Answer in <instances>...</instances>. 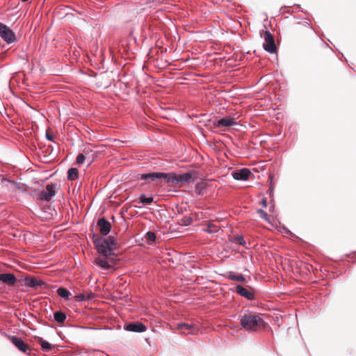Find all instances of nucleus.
I'll return each mask as SVG.
<instances>
[{
	"label": "nucleus",
	"instance_id": "nucleus-1",
	"mask_svg": "<svg viewBox=\"0 0 356 356\" xmlns=\"http://www.w3.org/2000/svg\"><path fill=\"white\" fill-rule=\"evenodd\" d=\"M97 252L103 257L110 258L115 257L113 250L118 248L115 238L112 236L108 238L99 237L94 241Z\"/></svg>",
	"mask_w": 356,
	"mask_h": 356
},
{
	"label": "nucleus",
	"instance_id": "nucleus-2",
	"mask_svg": "<svg viewBox=\"0 0 356 356\" xmlns=\"http://www.w3.org/2000/svg\"><path fill=\"white\" fill-rule=\"evenodd\" d=\"M240 322L243 328L248 332H257L265 327V322L259 315L248 313L241 316Z\"/></svg>",
	"mask_w": 356,
	"mask_h": 356
},
{
	"label": "nucleus",
	"instance_id": "nucleus-3",
	"mask_svg": "<svg viewBox=\"0 0 356 356\" xmlns=\"http://www.w3.org/2000/svg\"><path fill=\"white\" fill-rule=\"evenodd\" d=\"M0 37L7 44H13L17 42V38L15 33L8 26L0 22Z\"/></svg>",
	"mask_w": 356,
	"mask_h": 356
},
{
	"label": "nucleus",
	"instance_id": "nucleus-4",
	"mask_svg": "<svg viewBox=\"0 0 356 356\" xmlns=\"http://www.w3.org/2000/svg\"><path fill=\"white\" fill-rule=\"evenodd\" d=\"M56 184H47L45 189L40 192V199L45 202L50 201L56 194Z\"/></svg>",
	"mask_w": 356,
	"mask_h": 356
},
{
	"label": "nucleus",
	"instance_id": "nucleus-5",
	"mask_svg": "<svg viewBox=\"0 0 356 356\" xmlns=\"http://www.w3.org/2000/svg\"><path fill=\"white\" fill-rule=\"evenodd\" d=\"M264 42L263 44L264 49L270 53L274 52L276 47H275L273 36L270 33V31H266L264 32Z\"/></svg>",
	"mask_w": 356,
	"mask_h": 356
},
{
	"label": "nucleus",
	"instance_id": "nucleus-6",
	"mask_svg": "<svg viewBox=\"0 0 356 356\" xmlns=\"http://www.w3.org/2000/svg\"><path fill=\"white\" fill-rule=\"evenodd\" d=\"M238 123L236 121L235 118L227 116L222 118H220L218 120L215 122V126L216 127L220 128V127H231L234 125H236Z\"/></svg>",
	"mask_w": 356,
	"mask_h": 356
},
{
	"label": "nucleus",
	"instance_id": "nucleus-7",
	"mask_svg": "<svg viewBox=\"0 0 356 356\" xmlns=\"http://www.w3.org/2000/svg\"><path fill=\"white\" fill-rule=\"evenodd\" d=\"M251 175V172L248 168H241L238 170L234 171L232 173L233 178L236 180L245 181L247 180Z\"/></svg>",
	"mask_w": 356,
	"mask_h": 356
},
{
	"label": "nucleus",
	"instance_id": "nucleus-8",
	"mask_svg": "<svg viewBox=\"0 0 356 356\" xmlns=\"http://www.w3.org/2000/svg\"><path fill=\"white\" fill-rule=\"evenodd\" d=\"M193 175V172H186L180 175L176 174V184H179L181 186L186 183H189L195 178Z\"/></svg>",
	"mask_w": 356,
	"mask_h": 356
},
{
	"label": "nucleus",
	"instance_id": "nucleus-9",
	"mask_svg": "<svg viewBox=\"0 0 356 356\" xmlns=\"http://www.w3.org/2000/svg\"><path fill=\"white\" fill-rule=\"evenodd\" d=\"M124 330L134 332H144L146 331L147 327L143 323H132L124 325Z\"/></svg>",
	"mask_w": 356,
	"mask_h": 356
},
{
	"label": "nucleus",
	"instance_id": "nucleus-10",
	"mask_svg": "<svg viewBox=\"0 0 356 356\" xmlns=\"http://www.w3.org/2000/svg\"><path fill=\"white\" fill-rule=\"evenodd\" d=\"M8 338L20 351L26 353L29 350V346L22 339L15 336H8Z\"/></svg>",
	"mask_w": 356,
	"mask_h": 356
},
{
	"label": "nucleus",
	"instance_id": "nucleus-11",
	"mask_svg": "<svg viewBox=\"0 0 356 356\" xmlns=\"http://www.w3.org/2000/svg\"><path fill=\"white\" fill-rule=\"evenodd\" d=\"M115 257H111L110 258L106 257H97L95 259V263L97 266L101 268L103 270H108L112 267V265L109 264L111 260H113Z\"/></svg>",
	"mask_w": 356,
	"mask_h": 356
},
{
	"label": "nucleus",
	"instance_id": "nucleus-12",
	"mask_svg": "<svg viewBox=\"0 0 356 356\" xmlns=\"http://www.w3.org/2000/svg\"><path fill=\"white\" fill-rule=\"evenodd\" d=\"M97 225L99 228V232L102 235L106 236L111 231V225L104 218H102L98 220Z\"/></svg>",
	"mask_w": 356,
	"mask_h": 356
},
{
	"label": "nucleus",
	"instance_id": "nucleus-13",
	"mask_svg": "<svg viewBox=\"0 0 356 356\" xmlns=\"http://www.w3.org/2000/svg\"><path fill=\"white\" fill-rule=\"evenodd\" d=\"M178 328L186 334H195L197 332V329L195 327L194 324H188V323H179L177 325Z\"/></svg>",
	"mask_w": 356,
	"mask_h": 356
},
{
	"label": "nucleus",
	"instance_id": "nucleus-14",
	"mask_svg": "<svg viewBox=\"0 0 356 356\" xmlns=\"http://www.w3.org/2000/svg\"><path fill=\"white\" fill-rule=\"evenodd\" d=\"M24 281L26 286L35 289H41L44 285L42 281L34 277H26Z\"/></svg>",
	"mask_w": 356,
	"mask_h": 356
},
{
	"label": "nucleus",
	"instance_id": "nucleus-15",
	"mask_svg": "<svg viewBox=\"0 0 356 356\" xmlns=\"http://www.w3.org/2000/svg\"><path fill=\"white\" fill-rule=\"evenodd\" d=\"M161 172H151L147 174H142L140 179L146 181L147 183L154 182L161 180Z\"/></svg>",
	"mask_w": 356,
	"mask_h": 356
},
{
	"label": "nucleus",
	"instance_id": "nucleus-16",
	"mask_svg": "<svg viewBox=\"0 0 356 356\" xmlns=\"http://www.w3.org/2000/svg\"><path fill=\"white\" fill-rule=\"evenodd\" d=\"M0 281L9 286H13L16 282V277L11 273H2L0 274Z\"/></svg>",
	"mask_w": 356,
	"mask_h": 356
},
{
	"label": "nucleus",
	"instance_id": "nucleus-17",
	"mask_svg": "<svg viewBox=\"0 0 356 356\" xmlns=\"http://www.w3.org/2000/svg\"><path fill=\"white\" fill-rule=\"evenodd\" d=\"M236 292L240 296L246 298L248 300H252L254 298L253 293L241 285L236 286Z\"/></svg>",
	"mask_w": 356,
	"mask_h": 356
},
{
	"label": "nucleus",
	"instance_id": "nucleus-18",
	"mask_svg": "<svg viewBox=\"0 0 356 356\" xmlns=\"http://www.w3.org/2000/svg\"><path fill=\"white\" fill-rule=\"evenodd\" d=\"M161 179H164L165 182L167 184H176V173L175 172H170V173H165V172H161Z\"/></svg>",
	"mask_w": 356,
	"mask_h": 356
},
{
	"label": "nucleus",
	"instance_id": "nucleus-19",
	"mask_svg": "<svg viewBox=\"0 0 356 356\" xmlns=\"http://www.w3.org/2000/svg\"><path fill=\"white\" fill-rule=\"evenodd\" d=\"M207 183L204 181H199L196 184L195 191L198 195H204L206 193Z\"/></svg>",
	"mask_w": 356,
	"mask_h": 356
},
{
	"label": "nucleus",
	"instance_id": "nucleus-20",
	"mask_svg": "<svg viewBox=\"0 0 356 356\" xmlns=\"http://www.w3.org/2000/svg\"><path fill=\"white\" fill-rule=\"evenodd\" d=\"M54 318L56 322L63 323L66 319V314L61 311H57L54 312Z\"/></svg>",
	"mask_w": 356,
	"mask_h": 356
},
{
	"label": "nucleus",
	"instance_id": "nucleus-21",
	"mask_svg": "<svg viewBox=\"0 0 356 356\" xmlns=\"http://www.w3.org/2000/svg\"><path fill=\"white\" fill-rule=\"evenodd\" d=\"M79 175L78 170L75 168H71L67 170V179L69 180H75Z\"/></svg>",
	"mask_w": 356,
	"mask_h": 356
},
{
	"label": "nucleus",
	"instance_id": "nucleus-22",
	"mask_svg": "<svg viewBox=\"0 0 356 356\" xmlns=\"http://www.w3.org/2000/svg\"><path fill=\"white\" fill-rule=\"evenodd\" d=\"M192 222V218L189 216H184L179 218L177 220V222L179 225L181 226H187L190 225Z\"/></svg>",
	"mask_w": 356,
	"mask_h": 356
},
{
	"label": "nucleus",
	"instance_id": "nucleus-23",
	"mask_svg": "<svg viewBox=\"0 0 356 356\" xmlns=\"http://www.w3.org/2000/svg\"><path fill=\"white\" fill-rule=\"evenodd\" d=\"M89 154V152L87 151V150H84L83 151V153H81V154H79L77 157H76V163L78 164V165H82L83 164V163L85 162V161L87 159V156L88 154Z\"/></svg>",
	"mask_w": 356,
	"mask_h": 356
},
{
	"label": "nucleus",
	"instance_id": "nucleus-24",
	"mask_svg": "<svg viewBox=\"0 0 356 356\" xmlns=\"http://www.w3.org/2000/svg\"><path fill=\"white\" fill-rule=\"evenodd\" d=\"M203 230L209 234H214L218 231V227L212 223H209Z\"/></svg>",
	"mask_w": 356,
	"mask_h": 356
},
{
	"label": "nucleus",
	"instance_id": "nucleus-25",
	"mask_svg": "<svg viewBox=\"0 0 356 356\" xmlns=\"http://www.w3.org/2000/svg\"><path fill=\"white\" fill-rule=\"evenodd\" d=\"M57 293L61 298L68 299L71 296L70 292L65 288L60 287L57 289Z\"/></svg>",
	"mask_w": 356,
	"mask_h": 356
},
{
	"label": "nucleus",
	"instance_id": "nucleus-26",
	"mask_svg": "<svg viewBox=\"0 0 356 356\" xmlns=\"http://www.w3.org/2000/svg\"><path fill=\"white\" fill-rule=\"evenodd\" d=\"M39 344L41 346L42 349L44 351H49L53 348V346L50 343L45 340H43L42 339H40Z\"/></svg>",
	"mask_w": 356,
	"mask_h": 356
},
{
	"label": "nucleus",
	"instance_id": "nucleus-27",
	"mask_svg": "<svg viewBox=\"0 0 356 356\" xmlns=\"http://www.w3.org/2000/svg\"><path fill=\"white\" fill-rule=\"evenodd\" d=\"M145 238L149 244H152V243L155 242L156 236L154 232H148L145 235Z\"/></svg>",
	"mask_w": 356,
	"mask_h": 356
},
{
	"label": "nucleus",
	"instance_id": "nucleus-28",
	"mask_svg": "<svg viewBox=\"0 0 356 356\" xmlns=\"http://www.w3.org/2000/svg\"><path fill=\"white\" fill-rule=\"evenodd\" d=\"M153 200L154 198L152 197H147L145 195H141L140 197V202L144 204L151 203Z\"/></svg>",
	"mask_w": 356,
	"mask_h": 356
},
{
	"label": "nucleus",
	"instance_id": "nucleus-29",
	"mask_svg": "<svg viewBox=\"0 0 356 356\" xmlns=\"http://www.w3.org/2000/svg\"><path fill=\"white\" fill-rule=\"evenodd\" d=\"M231 279L232 280L237 281V282H243L245 280V277L241 274L231 275Z\"/></svg>",
	"mask_w": 356,
	"mask_h": 356
},
{
	"label": "nucleus",
	"instance_id": "nucleus-30",
	"mask_svg": "<svg viewBox=\"0 0 356 356\" xmlns=\"http://www.w3.org/2000/svg\"><path fill=\"white\" fill-rule=\"evenodd\" d=\"M75 300L79 302L85 301L87 300V298L84 293H79L74 296Z\"/></svg>",
	"mask_w": 356,
	"mask_h": 356
},
{
	"label": "nucleus",
	"instance_id": "nucleus-31",
	"mask_svg": "<svg viewBox=\"0 0 356 356\" xmlns=\"http://www.w3.org/2000/svg\"><path fill=\"white\" fill-rule=\"evenodd\" d=\"M258 213H260V216L262 219L269 222V218H268V215L267 214L266 212H265L264 210L262 209H259L258 211Z\"/></svg>",
	"mask_w": 356,
	"mask_h": 356
},
{
	"label": "nucleus",
	"instance_id": "nucleus-32",
	"mask_svg": "<svg viewBox=\"0 0 356 356\" xmlns=\"http://www.w3.org/2000/svg\"><path fill=\"white\" fill-rule=\"evenodd\" d=\"M236 242L241 245H244L245 244V241L241 236H238L236 237Z\"/></svg>",
	"mask_w": 356,
	"mask_h": 356
},
{
	"label": "nucleus",
	"instance_id": "nucleus-33",
	"mask_svg": "<svg viewBox=\"0 0 356 356\" xmlns=\"http://www.w3.org/2000/svg\"><path fill=\"white\" fill-rule=\"evenodd\" d=\"M46 138L47 140H49V141H53L54 140V136L53 135L49 134L48 132L46 133Z\"/></svg>",
	"mask_w": 356,
	"mask_h": 356
},
{
	"label": "nucleus",
	"instance_id": "nucleus-34",
	"mask_svg": "<svg viewBox=\"0 0 356 356\" xmlns=\"http://www.w3.org/2000/svg\"><path fill=\"white\" fill-rule=\"evenodd\" d=\"M261 204L263 205V207H267V200L266 198H264L261 201Z\"/></svg>",
	"mask_w": 356,
	"mask_h": 356
},
{
	"label": "nucleus",
	"instance_id": "nucleus-35",
	"mask_svg": "<svg viewBox=\"0 0 356 356\" xmlns=\"http://www.w3.org/2000/svg\"><path fill=\"white\" fill-rule=\"evenodd\" d=\"M86 296L87 298V300H89L93 297V293H88L87 295H86Z\"/></svg>",
	"mask_w": 356,
	"mask_h": 356
},
{
	"label": "nucleus",
	"instance_id": "nucleus-36",
	"mask_svg": "<svg viewBox=\"0 0 356 356\" xmlns=\"http://www.w3.org/2000/svg\"><path fill=\"white\" fill-rule=\"evenodd\" d=\"M92 161H93V159H91V160L90 161V162H89V164H88V165H90V164H91V163H92Z\"/></svg>",
	"mask_w": 356,
	"mask_h": 356
},
{
	"label": "nucleus",
	"instance_id": "nucleus-37",
	"mask_svg": "<svg viewBox=\"0 0 356 356\" xmlns=\"http://www.w3.org/2000/svg\"><path fill=\"white\" fill-rule=\"evenodd\" d=\"M23 2H26L28 0H22Z\"/></svg>",
	"mask_w": 356,
	"mask_h": 356
}]
</instances>
